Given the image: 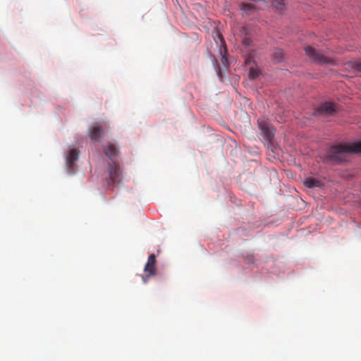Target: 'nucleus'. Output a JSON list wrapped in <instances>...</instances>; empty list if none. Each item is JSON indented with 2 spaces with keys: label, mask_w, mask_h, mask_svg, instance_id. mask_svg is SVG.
<instances>
[{
  "label": "nucleus",
  "mask_w": 361,
  "mask_h": 361,
  "mask_svg": "<svg viewBox=\"0 0 361 361\" xmlns=\"http://www.w3.org/2000/svg\"><path fill=\"white\" fill-rule=\"evenodd\" d=\"M336 111L335 105L332 102H324L316 110L315 114L318 116L331 115Z\"/></svg>",
  "instance_id": "obj_6"
},
{
  "label": "nucleus",
  "mask_w": 361,
  "mask_h": 361,
  "mask_svg": "<svg viewBox=\"0 0 361 361\" xmlns=\"http://www.w3.org/2000/svg\"><path fill=\"white\" fill-rule=\"evenodd\" d=\"M255 9V7L253 4L243 3L241 4V10H243L247 14H250Z\"/></svg>",
  "instance_id": "obj_13"
},
{
  "label": "nucleus",
  "mask_w": 361,
  "mask_h": 361,
  "mask_svg": "<svg viewBox=\"0 0 361 361\" xmlns=\"http://www.w3.org/2000/svg\"><path fill=\"white\" fill-rule=\"evenodd\" d=\"M218 74H219V76L220 78H221V77H222V75H221V71H219V73H218Z\"/></svg>",
  "instance_id": "obj_19"
},
{
  "label": "nucleus",
  "mask_w": 361,
  "mask_h": 361,
  "mask_svg": "<svg viewBox=\"0 0 361 361\" xmlns=\"http://www.w3.org/2000/svg\"><path fill=\"white\" fill-rule=\"evenodd\" d=\"M304 184L309 188H321L323 185L320 180L312 177L305 178Z\"/></svg>",
  "instance_id": "obj_11"
},
{
  "label": "nucleus",
  "mask_w": 361,
  "mask_h": 361,
  "mask_svg": "<svg viewBox=\"0 0 361 361\" xmlns=\"http://www.w3.org/2000/svg\"><path fill=\"white\" fill-rule=\"evenodd\" d=\"M273 6L277 10H281L284 6V0H273Z\"/></svg>",
  "instance_id": "obj_15"
},
{
  "label": "nucleus",
  "mask_w": 361,
  "mask_h": 361,
  "mask_svg": "<svg viewBox=\"0 0 361 361\" xmlns=\"http://www.w3.org/2000/svg\"><path fill=\"white\" fill-rule=\"evenodd\" d=\"M258 126L262 131L264 138L267 141L271 142L274 137V128L269 126L264 121H258Z\"/></svg>",
  "instance_id": "obj_5"
},
{
  "label": "nucleus",
  "mask_w": 361,
  "mask_h": 361,
  "mask_svg": "<svg viewBox=\"0 0 361 361\" xmlns=\"http://www.w3.org/2000/svg\"><path fill=\"white\" fill-rule=\"evenodd\" d=\"M104 151L105 154L111 159H113L114 157H117L119 153L118 148L113 143H108L104 148Z\"/></svg>",
  "instance_id": "obj_10"
},
{
  "label": "nucleus",
  "mask_w": 361,
  "mask_h": 361,
  "mask_svg": "<svg viewBox=\"0 0 361 361\" xmlns=\"http://www.w3.org/2000/svg\"><path fill=\"white\" fill-rule=\"evenodd\" d=\"M306 54L314 61L321 64H334V60L323 55L313 47L308 46L305 48Z\"/></svg>",
  "instance_id": "obj_2"
},
{
  "label": "nucleus",
  "mask_w": 361,
  "mask_h": 361,
  "mask_svg": "<svg viewBox=\"0 0 361 361\" xmlns=\"http://www.w3.org/2000/svg\"><path fill=\"white\" fill-rule=\"evenodd\" d=\"M361 153V141L332 146L327 152L325 161L340 164L347 160L349 153Z\"/></svg>",
  "instance_id": "obj_1"
},
{
  "label": "nucleus",
  "mask_w": 361,
  "mask_h": 361,
  "mask_svg": "<svg viewBox=\"0 0 361 361\" xmlns=\"http://www.w3.org/2000/svg\"><path fill=\"white\" fill-rule=\"evenodd\" d=\"M152 275H150L149 273H147L145 276H142V281L145 283H146L149 279L150 278V276H152Z\"/></svg>",
  "instance_id": "obj_17"
},
{
  "label": "nucleus",
  "mask_w": 361,
  "mask_h": 361,
  "mask_svg": "<svg viewBox=\"0 0 361 361\" xmlns=\"http://www.w3.org/2000/svg\"><path fill=\"white\" fill-rule=\"evenodd\" d=\"M240 36L242 38V43L245 47H248L252 43V39L250 37V30L247 26H243L240 27Z\"/></svg>",
  "instance_id": "obj_8"
},
{
  "label": "nucleus",
  "mask_w": 361,
  "mask_h": 361,
  "mask_svg": "<svg viewBox=\"0 0 361 361\" xmlns=\"http://www.w3.org/2000/svg\"><path fill=\"white\" fill-rule=\"evenodd\" d=\"M258 75H259V72L257 70H255V69H254L252 68H251L250 69L249 78L250 79L254 80V79L257 78L258 77Z\"/></svg>",
  "instance_id": "obj_16"
},
{
  "label": "nucleus",
  "mask_w": 361,
  "mask_h": 361,
  "mask_svg": "<svg viewBox=\"0 0 361 361\" xmlns=\"http://www.w3.org/2000/svg\"><path fill=\"white\" fill-rule=\"evenodd\" d=\"M79 151L76 149H71L66 157V162L68 172L71 174L74 173L77 170L75 161L78 159Z\"/></svg>",
  "instance_id": "obj_3"
},
{
  "label": "nucleus",
  "mask_w": 361,
  "mask_h": 361,
  "mask_svg": "<svg viewBox=\"0 0 361 361\" xmlns=\"http://www.w3.org/2000/svg\"><path fill=\"white\" fill-rule=\"evenodd\" d=\"M109 173L113 184L119 183L122 180V171L119 165L114 163L109 165Z\"/></svg>",
  "instance_id": "obj_4"
},
{
  "label": "nucleus",
  "mask_w": 361,
  "mask_h": 361,
  "mask_svg": "<svg viewBox=\"0 0 361 361\" xmlns=\"http://www.w3.org/2000/svg\"><path fill=\"white\" fill-rule=\"evenodd\" d=\"M144 271L146 273H149L150 275L156 274V256L154 254H151L148 257V259L145 266Z\"/></svg>",
  "instance_id": "obj_7"
},
{
  "label": "nucleus",
  "mask_w": 361,
  "mask_h": 361,
  "mask_svg": "<svg viewBox=\"0 0 361 361\" xmlns=\"http://www.w3.org/2000/svg\"><path fill=\"white\" fill-rule=\"evenodd\" d=\"M272 58L275 62H281L283 59V51L282 49L276 48L274 49L272 54Z\"/></svg>",
  "instance_id": "obj_12"
},
{
  "label": "nucleus",
  "mask_w": 361,
  "mask_h": 361,
  "mask_svg": "<svg viewBox=\"0 0 361 361\" xmlns=\"http://www.w3.org/2000/svg\"><path fill=\"white\" fill-rule=\"evenodd\" d=\"M220 52H221V54L222 55V57H221V63L225 66V67H227L228 65V59H227V52H226V50L225 49V47H224L223 49H220Z\"/></svg>",
  "instance_id": "obj_14"
},
{
  "label": "nucleus",
  "mask_w": 361,
  "mask_h": 361,
  "mask_svg": "<svg viewBox=\"0 0 361 361\" xmlns=\"http://www.w3.org/2000/svg\"><path fill=\"white\" fill-rule=\"evenodd\" d=\"M357 69L361 71V61L356 64Z\"/></svg>",
  "instance_id": "obj_18"
},
{
  "label": "nucleus",
  "mask_w": 361,
  "mask_h": 361,
  "mask_svg": "<svg viewBox=\"0 0 361 361\" xmlns=\"http://www.w3.org/2000/svg\"><path fill=\"white\" fill-rule=\"evenodd\" d=\"M103 133L104 132L102 127L97 125L92 126L89 130V136L92 140L94 141H99Z\"/></svg>",
  "instance_id": "obj_9"
}]
</instances>
